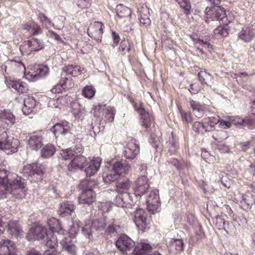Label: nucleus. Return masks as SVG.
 Returning a JSON list of instances; mask_svg holds the SVG:
<instances>
[{"label":"nucleus","mask_w":255,"mask_h":255,"mask_svg":"<svg viewBox=\"0 0 255 255\" xmlns=\"http://www.w3.org/2000/svg\"><path fill=\"white\" fill-rule=\"evenodd\" d=\"M24 183L16 174H10L4 169L0 170V198L6 197L8 194L21 198L24 195Z\"/></svg>","instance_id":"obj_1"},{"label":"nucleus","mask_w":255,"mask_h":255,"mask_svg":"<svg viewBox=\"0 0 255 255\" xmlns=\"http://www.w3.org/2000/svg\"><path fill=\"white\" fill-rule=\"evenodd\" d=\"M26 238L27 240L31 241H41L51 249L54 248L57 244L56 239L52 235V232L48 231L45 227L41 226L31 228Z\"/></svg>","instance_id":"obj_2"},{"label":"nucleus","mask_w":255,"mask_h":255,"mask_svg":"<svg viewBox=\"0 0 255 255\" xmlns=\"http://www.w3.org/2000/svg\"><path fill=\"white\" fill-rule=\"evenodd\" d=\"M45 169L43 164L32 163L24 166L22 172L30 182L37 183L42 180Z\"/></svg>","instance_id":"obj_3"},{"label":"nucleus","mask_w":255,"mask_h":255,"mask_svg":"<svg viewBox=\"0 0 255 255\" xmlns=\"http://www.w3.org/2000/svg\"><path fill=\"white\" fill-rule=\"evenodd\" d=\"M140 175L135 180L133 185L134 194L136 197H140L149 188L148 179L147 178L146 166L144 164L140 167Z\"/></svg>","instance_id":"obj_4"},{"label":"nucleus","mask_w":255,"mask_h":255,"mask_svg":"<svg viewBox=\"0 0 255 255\" xmlns=\"http://www.w3.org/2000/svg\"><path fill=\"white\" fill-rule=\"evenodd\" d=\"M94 184V181L87 180L81 182L80 186L83 190L78 198L80 204L90 205L96 201V194L92 189Z\"/></svg>","instance_id":"obj_5"},{"label":"nucleus","mask_w":255,"mask_h":255,"mask_svg":"<svg viewBox=\"0 0 255 255\" xmlns=\"http://www.w3.org/2000/svg\"><path fill=\"white\" fill-rule=\"evenodd\" d=\"M205 12L207 17L213 20H222L224 24H228L232 20V16H228L224 9L221 6H214L212 8L207 7Z\"/></svg>","instance_id":"obj_6"},{"label":"nucleus","mask_w":255,"mask_h":255,"mask_svg":"<svg viewBox=\"0 0 255 255\" xmlns=\"http://www.w3.org/2000/svg\"><path fill=\"white\" fill-rule=\"evenodd\" d=\"M43 43L37 38H32L25 41L20 46V50L22 54H30L32 51H37L43 48Z\"/></svg>","instance_id":"obj_7"},{"label":"nucleus","mask_w":255,"mask_h":255,"mask_svg":"<svg viewBox=\"0 0 255 255\" xmlns=\"http://www.w3.org/2000/svg\"><path fill=\"white\" fill-rule=\"evenodd\" d=\"M147 216L145 211L141 208H138L133 212V220L139 230L144 231L148 228Z\"/></svg>","instance_id":"obj_8"},{"label":"nucleus","mask_w":255,"mask_h":255,"mask_svg":"<svg viewBox=\"0 0 255 255\" xmlns=\"http://www.w3.org/2000/svg\"><path fill=\"white\" fill-rule=\"evenodd\" d=\"M146 202L148 210L152 214L158 212L160 205L158 190L157 189L151 190L146 200Z\"/></svg>","instance_id":"obj_9"},{"label":"nucleus","mask_w":255,"mask_h":255,"mask_svg":"<svg viewBox=\"0 0 255 255\" xmlns=\"http://www.w3.org/2000/svg\"><path fill=\"white\" fill-rule=\"evenodd\" d=\"M85 71V69L78 65H71L63 69L61 74L62 79H64L62 83L64 84L70 78V76H77Z\"/></svg>","instance_id":"obj_10"},{"label":"nucleus","mask_w":255,"mask_h":255,"mask_svg":"<svg viewBox=\"0 0 255 255\" xmlns=\"http://www.w3.org/2000/svg\"><path fill=\"white\" fill-rule=\"evenodd\" d=\"M99 222L98 221H94L93 222L90 220L86 221L84 225L82 228V234L89 240L91 239L93 229H95L97 230H101L104 229L105 227V224L102 222L100 225L97 226L96 224L99 223Z\"/></svg>","instance_id":"obj_11"},{"label":"nucleus","mask_w":255,"mask_h":255,"mask_svg":"<svg viewBox=\"0 0 255 255\" xmlns=\"http://www.w3.org/2000/svg\"><path fill=\"white\" fill-rule=\"evenodd\" d=\"M134 242L126 235H122L117 241L116 246L123 253L128 254L134 247Z\"/></svg>","instance_id":"obj_12"},{"label":"nucleus","mask_w":255,"mask_h":255,"mask_svg":"<svg viewBox=\"0 0 255 255\" xmlns=\"http://www.w3.org/2000/svg\"><path fill=\"white\" fill-rule=\"evenodd\" d=\"M17 251L15 244L8 239L0 241V255H16Z\"/></svg>","instance_id":"obj_13"},{"label":"nucleus","mask_w":255,"mask_h":255,"mask_svg":"<svg viewBox=\"0 0 255 255\" xmlns=\"http://www.w3.org/2000/svg\"><path fill=\"white\" fill-rule=\"evenodd\" d=\"M104 23L100 21H96L91 24L88 29V35L92 38L101 41L103 33Z\"/></svg>","instance_id":"obj_14"},{"label":"nucleus","mask_w":255,"mask_h":255,"mask_svg":"<svg viewBox=\"0 0 255 255\" xmlns=\"http://www.w3.org/2000/svg\"><path fill=\"white\" fill-rule=\"evenodd\" d=\"M114 202L116 206L122 208H129L136 202H134L132 196L128 193L120 194L116 196Z\"/></svg>","instance_id":"obj_15"},{"label":"nucleus","mask_w":255,"mask_h":255,"mask_svg":"<svg viewBox=\"0 0 255 255\" xmlns=\"http://www.w3.org/2000/svg\"><path fill=\"white\" fill-rule=\"evenodd\" d=\"M86 163L85 171L87 176H91L95 175L99 170L102 159L99 157H94Z\"/></svg>","instance_id":"obj_16"},{"label":"nucleus","mask_w":255,"mask_h":255,"mask_svg":"<svg viewBox=\"0 0 255 255\" xmlns=\"http://www.w3.org/2000/svg\"><path fill=\"white\" fill-rule=\"evenodd\" d=\"M19 142L17 139L8 137L6 141L0 145V149L4 150L7 154H12L17 151Z\"/></svg>","instance_id":"obj_17"},{"label":"nucleus","mask_w":255,"mask_h":255,"mask_svg":"<svg viewBox=\"0 0 255 255\" xmlns=\"http://www.w3.org/2000/svg\"><path fill=\"white\" fill-rule=\"evenodd\" d=\"M139 152V146L135 139H132L127 144L124 150V155L127 159H133Z\"/></svg>","instance_id":"obj_18"},{"label":"nucleus","mask_w":255,"mask_h":255,"mask_svg":"<svg viewBox=\"0 0 255 255\" xmlns=\"http://www.w3.org/2000/svg\"><path fill=\"white\" fill-rule=\"evenodd\" d=\"M71 125L66 121H62L60 123L55 124L51 128V131L54 134L55 136L60 135H65L70 132Z\"/></svg>","instance_id":"obj_19"},{"label":"nucleus","mask_w":255,"mask_h":255,"mask_svg":"<svg viewBox=\"0 0 255 255\" xmlns=\"http://www.w3.org/2000/svg\"><path fill=\"white\" fill-rule=\"evenodd\" d=\"M87 162V159L85 156L74 154L71 161L68 164V169L70 171L82 169L85 166Z\"/></svg>","instance_id":"obj_20"},{"label":"nucleus","mask_w":255,"mask_h":255,"mask_svg":"<svg viewBox=\"0 0 255 255\" xmlns=\"http://www.w3.org/2000/svg\"><path fill=\"white\" fill-rule=\"evenodd\" d=\"M152 250L151 246L145 243H140L135 247L132 255H160L158 252L149 254Z\"/></svg>","instance_id":"obj_21"},{"label":"nucleus","mask_w":255,"mask_h":255,"mask_svg":"<svg viewBox=\"0 0 255 255\" xmlns=\"http://www.w3.org/2000/svg\"><path fill=\"white\" fill-rule=\"evenodd\" d=\"M0 123L2 125L10 127L15 123V116L9 111H2L0 112Z\"/></svg>","instance_id":"obj_22"},{"label":"nucleus","mask_w":255,"mask_h":255,"mask_svg":"<svg viewBox=\"0 0 255 255\" xmlns=\"http://www.w3.org/2000/svg\"><path fill=\"white\" fill-rule=\"evenodd\" d=\"M75 206L72 201H67L60 204L58 213L63 217L69 216L74 212Z\"/></svg>","instance_id":"obj_23"},{"label":"nucleus","mask_w":255,"mask_h":255,"mask_svg":"<svg viewBox=\"0 0 255 255\" xmlns=\"http://www.w3.org/2000/svg\"><path fill=\"white\" fill-rule=\"evenodd\" d=\"M189 102L190 107L192 110L193 113L195 117L198 119L202 118L205 113V105L192 99H190Z\"/></svg>","instance_id":"obj_24"},{"label":"nucleus","mask_w":255,"mask_h":255,"mask_svg":"<svg viewBox=\"0 0 255 255\" xmlns=\"http://www.w3.org/2000/svg\"><path fill=\"white\" fill-rule=\"evenodd\" d=\"M42 137L41 135L34 134L30 136L28 140L29 148L32 150H37L42 145Z\"/></svg>","instance_id":"obj_25"},{"label":"nucleus","mask_w":255,"mask_h":255,"mask_svg":"<svg viewBox=\"0 0 255 255\" xmlns=\"http://www.w3.org/2000/svg\"><path fill=\"white\" fill-rule=\"evenodd\" d=\"M63 250L67 252L71 255H76V248L69 238H64L60 242Z\"/></svg>","instance_id":"obj_26"},{"label":"nucleus","mask_w":255,"mask_h":255,"mask_svg":"<svg viewBox=\"0 0 255 255\" xmlns=\"http://www.w3.org/2000/svg\"><path fill=\"white\" fill-rule=\"evenodd\" d=\"M47 224L50 229L49 231L52 232V234L54 232L64 234L65 232L62 229L59 221L55 218H49L47 221Z\"/></svg>","instance_id":"obj_27"},{"label":"nucleus","mask_w":255,"mask_h":255,"mask_svg":"<svg viewBox=\"0 0 255 255\" xmlns=\"http://www.w3.org/2000/svg\"><path fill=\"white\" fill-rule=\"evenodd\" d=\"M7 86L14 89L19 93H24L27 90L26 84L20 80H10L8 81Z\"/></svg>","instance_id":"obj_28"},{"label":"nucleus","mask_w":255,"mask_h":255,"mask_svg":"<svg viewBox=\"0 0 255 255\" xmlns=\"http://www.w3.org/2000/svg\"><path fill=\"white\" fill-rule=\"evenodd\" d=\"M216 224L219 229L223 228L228 233H234L236 232V228L231 222L225 223L224 220L222 218L217 219Z\"/></svg>","instance_id":"obj_29"},{"label":"nucleus","mask_w":255,"mask_h":255,"mask_svg":"<svg viewBox=\"0 0 255 255\" xmlns=\"http://www.w3.org/2000/svg\"><path fill=\"white\" fill-rule=\"evenodd\" d=\"M36 101L35 99L31 97H28L24 99L23 101V106L22 111L24 115H28L31 113L35 107Z\"/></svg>","instance_id":"obj_30"},{"label":"nucleus","mask_w":255,"mask_h":255,"mask_svg":"<svg viewBox=\"0 0 255 255\" xmlns=\"http://www.w3.org/2000/svg\"><path fill=\"white\" fill-rule=\"evenodd\" d=\"M139 114L141 116V126L147 129L149 128L153 121L152 117L142 109H140Z\"/></svg>","instance_id":"obj_31"},{"label":"nucleus","mask_w":255,"mask_h":255,"mask_svg":"<svg viewBox=\"0 0 255 255\" xmlns=\"http://www.w3.org/2000/svg\"><path fill=\"white\" fill-rule=\"evenodd\" d=\"M36 71L34 72H29L28 74L33 76L35 78H39L44 77L49 73V68L46 65H38L35 67Z\"/></svg>","instance_id":"obj_32"},{"label":"nucleus","mask_w":255,"mask_h":255,"mask_svg":"<svg viewBox=\"0 0 255 255\" xmlns=\"http://www.w3.org/2000/svg\"><path fill=\"white\" fill-rule=\"evenodd\" d=\"M7 230L12 236H18L22 232L19 224L15 221H10L7 224Z\"/></svg>","instance_id":"obj_33"},{"label":"nucleus","mask_w":255,"mask_h":255,"mask_svg":"<svg viewBox=\"0 0 255 255\" xmlns=\"http://www.w3.org/2000/svg\"><path fill=\"white\" fill-rule=\"evenodd\" d=\"M183 245L182 239L172 240L169 245V251L173 254H177L183 250Z\"/></svg>","instance_id":"obj_34"},{"label":"nucleus","mask_w":255,"mask_h":255,"mask_svg":"<svg viewBox=\"0 0 255 255\" xmlns=\"http://www.w3.org/2000/svg\"><path fill=\"white\" fill-rule=\"evenodd\" d=\"M117 18H128L131 14V11L128 7L119 4L116 8Z\"/></svg>","instance_id":"obj_35"},{"label":"nucleus","mask_w":255,"mask_h":255,"mask_svg":"<svg viewBox=\"0 0 255 255\" xmlns=\"http://www.w3.org/2000/svg\"><path fill=\"white\" fill-rule=\"evenodd\" d=\"M255 33V31L253 28H246L243 29L240 32L239 37L241 40L245 42H249L254 36Z\"/></svg>","instance_id":"obj_36"},{"label":"nucleus","mask_w":255,"mask_h":255,"mask_svg":"<svg viewBox=\"0 0 255 255\" xmlns=\"http://www.w3.org/2000/svg\"><path fill=\"white\" fill-rule=\"evenodd\" d=\"M203 122H195L193 124V130L197 133H204L205 132L210 131L212 128L211 127H207Z\"/></svg>","instance_id":"obj_37"},{"label":"nucleus","mask_w":255,"mask_h":255,"mask_svg":"<svg viewBox=\"0 0 255 255\" xmlns=\"http://www.w3.org/2000/svg\"><path fill=\"white\" fill-rule=\"evenodd\" d=\"M228 24H224L223 25H220L215 28L213 33L215 37L218 38L220 37L227 36L229 33L228 29Z\"/></svg>","instance_id":"obj_38"},{"label":"nucleus","mask_w":255,"mask_h":255,"mask_svg":"<svg viewBox=\"0 0 255 255\" xmlns=\"http://www.w3.org/2000/svg\"><path fill=\"white\" fill-rule=\"evenodd\" d=\"M228 119H230L233 125L237 127L246 126L252 123V120L249 118L242 119L238 117H229Z\"/></svg>","instance_id":"obj_39"},{"label":"nucleus","mask_w":255,"mask_h":255,"mask_svg":"<svg viewBox=\"0 0 255 255\" xmlns=\"http://www.w3.org/2000/svg\"><path fill=\"white\" fill-rule=\"evenodd\" d=\"M131 186L130 182L127 180L125 181L118 182L117 184V190L119 194L128 193Z\"/></svg>","instance_id":"obj_40"},{"label":"nucleus","mask_w":255,"mask_h":255,"mask_svg":"<svg viewBox=\"0 0 255 255\" xmlns=\"http://www.w3.org/2000/svg\"><path fill=\"white\" fill-rule=\"evenodd\" d=\"M55 152V148L51 144L45 145L41 150V156L44 158H48L52 156Z\"/></svg>","instance_id":"obj_41"},{"label":"nucleus","mask_w":255,"mask_h":255,"mask_svg":"<svg viewBox=\"0 0 255 255\" xmlns=\"http://www.w3.org/2000/svg\"><path fill=\"white\" fill-rule=\"evenodd\" d=\"M104 110L105 118L107 121L109 122H113L116 113L115 108L113 107L106 105Z\"/></svg>","instance_id":"obj_42"},{"label":"nucleus","mask_w":255,"mask_h":255,"mask_svg":"<svg viewBox=\"0 0 255 255\" xmlns=\"http://www.w3.org/2000/svg\"><path fill=\"white\" fill-rule=\"evenodd\" d=\"M38 20L42 23L43 26L46 27L48 26L53 27V23L43 13L39 12L37 15Z\"/></svg>","instance_id":"obj_43"},{"label":"nucleus","mask_w":255,"mask_h":255,"mask_svg":"<svg viewBox=\"0 0 255 255\" xmlns=\"http://www.w3.org/2000/svg\"><path fill=\"white\" fill-rule=\"evenodd\" d=\"M65 98L61 97H58L56 99L50 100L48 102V106L51 108H60L61 105H63L65 103Z\"/></svg>","instance_id":"obj_44"},{"label":"nucleus","mask_w":255,"mask_h":255,"mask_svg":"<svg viewBox=\"0 0 255 255\" xmlns=\"http://www.w3.org/2000/svg\"><path fill=\"white\" fill-rule=\"evenodd\" d=\"M105 107L106 105L103 104H99L97 106H94V109L91 111V112L93 114L95 117L99 118L101 116L104 115Z\"/></svg>","instance_id":"obj_45"},{"label":"nucleus","mask_w":255,"mask_h":255,"mask_svg":"<svg viewBox=\"0 0 255 255\" xmlns=\"http://www.w3.org/2000/svg\"><path fill=\"white\" fill-rule=\"evenodd\" d=\"M119 178L118 174L114 172H112V170L110 171L109 174H106L104 173L103 180L105 183H110L117 180Z\"/></svg>","instance_id":"obj_46"},{"label":"nucleus","mask_w":255,"mask_h":255,"mask_svg":"<svg viewBox=\"0 0 255 255\" xmlns=\"http://www.w3.org/2000/svg\"><path fill=\"white\" fill-rule=\"evenodd\" d=\"M95 93L96 90L92 86H87L83 90V95L89 99L93 98Z\"/></svg>","instance_id":"obj_47"},{"label":"nucleus","mask_w":255,"mask_h":255,"mask_svg":"<svg viewBox=\"0 0 255 255\" xmlns=\"http://www.w3.org/2000/svg\"><path fill=\"white\" fill-rule=\"evenodd\" d=\"M176 1L184 9L185 14H188L190 13L191 7L188 0H176Z\"/></svg>","instance_id":"obj_48"},{"label":"nucleus","mask_w":255,"mask_h":255,"mask_svg":"<svg viewBox=\"0 0 255 255\" xmlns=\"http://www.w3.org/2000/svg\"><path fill=\"white\" fill-rule=\"evenodd\" d=\"M64 79H62V76H61V80L60 82V84H57L52 89H51L50 91L52 93H61L64 90L66 82L64 84L62 83V81Z\"/></svg>","instance_id":"obj_49"},{"label":"nucleus","mask_w":255,"mask_h":255,"mask_svg":"<svg viewBox=\"0 0 255 255\" xmlns=\"http://www.w3.org/2000/svg\"><path fill=\"white\" fill-rule=\"evenodd\" d=\"M106 232L109 233H121L123 232V229L119 225L113 223L109 226Z\"/></svg>","instance_id":"obj_50"},{"label":"nucleus","mask_w":255,"mask_h":255,"mask_svg":"<svg viewBox=\"0 0 255 255\" xmlns=\"http://www.w3.org/2000/svg\"><path fill=\"white\" fill-rule=\"evenodd\" d=\"M73 114L76 118L79 120H82L86 114V111L84 108L79 106L77 109H74Z\"/></svg>","instance_id":"obj_51"},{"label":"nucleus","mask_w":255,"mask_h":255,"mask_svg":"<svg viewBox=\"0 0 255 255\" xmlns=\"http://www.w3.org/2000/svg\"><path fill=\"white\" fill-rule=\"evenodd\" d=\"M198 78L202 84H206L207 80L211 79V75L206 71L201 70L198 73Z\"/></svg>","instance_id":"obj_52"},{"label":"nucleus","mask_w":255,"mask_h":255,"mask_svg":"<svg viewBox=\"0 0 255 255\" xmlns=\"http://www.w3.org/2000/svg\"><path fill=\"white\" fill-rule=\"evenodd\" d=\"M130 169V166L126 161L123 163L122 167L120 168V172L118 173L119 177L120 176H125L127 174Z\"/></svg>","instance_id":"obj_53"},{"label":"nucleus","mask_w":255,"mask_h":255,"mask_svg":"<svg viewBox=\"0 0 255 255\" xmlns=\"http://www.w3.org/2000/svg\"><path fill=\"white\" fill-rule=\"evenodd\" d=\"M60 154L62 158L65 160L72 159L74 156L73 151L70 149L61 150Z\"/></svg>","instance_id":"obj_54"},{"label":"nucleus","mask_w":255,"mask_h":255,"mask_svg":"<svg viewBox=\"0 0 255 255\" xmlns=\"http://www.w3.org/2000/svg\"><path fill=\"white\" fill-rule=\"evenodd\" d=\"M207 120L210 122V126H206L207 127H211V131L215 129V125L219 123L220 119L219 117H212L206 118Z\"/></svg>","instance_id":"obj_55"},{"label":"nucleus","mask_w":255,"mask_h":255,"mask_svg":"<svg viewBox=\"0 0 255 255\" xmlns=\"http://www.w3.org/2000/svg\"><path fill=\"white\" fill-rule=\"evenodd\" d=\"M181 118L183 123H188L192 121L191 115L189 112L180 111Z\"/></svg>","instance_id":"obj_56"},{"label":"nucleus","mask_w":255,"mask_h":255,"mask_svg":"<svg viewBox=\"0 0 255 255\" xmlns=\"http://www.w3.org/2000/svg\"><path fill=\"white\" fill-rule=\"evenodd\" d=\"M76 2L78 6L81 8H87L91 6L90 0H76Z\"/></svg>","instance_id":"obj_57"},{"label":"nucleus","mask_w":255,"mask_h":255,"mask_svg":"<svg viewBox=\"0 0 255 255\" xmlns=\"http://www.w3.org/2000/svg\"><path fill=\"white\" fill-rule=\"evenodd\" d=\"M79 225L77 222L73 223L69 231V234L71 237H74L76 235L79 230Z\"/></svg>","instance_id":"obj_58"},{"label":"nucleus","mask_w":255,"mask_h":255,"mask_svg":"<svg viewBox=\"0 0 255 255\" xmlns=\"http://www.w3.org/2000/svg\"><path fill=\"white\" fill-rule=\"evenodd\" d=\"M42 32V30L39 26H38L35 23H34L32 29H31L30 33L32 35H35L38 34H41Z\"/></svg>","instance_id":"obj_59"},{"label":"nucleus","mask_w":255,"mask_h":255,"mask_svg":"<svg viewBox=\"0 0 255 255\" xmlns=\"http://www.w3.org/2000/svg\"><path fill=\"white\" fill-rule=\"evenodd\" d=\"M7 138V134L4 129L0 127V145L5 142Z\"/></svg>","instance_id":"obj_60"},{"label":"nucleus","mask_w":255,"mask_h":255,"mask_svg":"<svg viewBox=\"0 0 255 255\" xmlns=\"http://www.w3.org/2000/svg\"><path fill=\"white\" fill-rule=\"evenodd\" d=\"M129 43L127 40H123L120 44V46L119 47V50L122 52H124L126 50L129 51L130 48L129 47Z\"/></svg>","instance_id":"obj_61"},{"label":"nucleus","mask_w":255,"mask_h":255,"mask_svg":"<svg viewBox=\"0 0 255 255\" xmlns=\"http://www.w3.org/2000/svg\"><path fill=\"white\" fill-rule=\"evenodd\" d=\"M168 146L169 151L172 154H173L176 152L178 146L177 142H176V140L173 141L172 143L170 142L169 143Z\"/></svg>","instance_id":"obj_62"},{"label":"nucleus","mask_w":255,"mask_h":255,"mask_svg":"<svg viewBox=\"0 0 255 255\" xmlns=\"http://www.w3.org/2000/svg\"><path fill=\"white\" fill-rule=\"evenodd\" d=\"M123 163L118 161L115 162L112 166V172H114L115 173L118 174L120 172V168L122 167Z\"/></svg>","instance_id":"obj_63"},{"label":"nucleus","mask_w":255,"mask_h":255,"mask_svg":"<svg viewBox=\"0 0 255 255\" xmlns=\"http://www.w3.org/2000/svg\"><path fill=\"white\" fill-rule=\"evenodd\" d=\"M10 66L14 68H17L19 70L24 69L25 67L24 65L20 62H17L15 61H11L10 63Z\"/></svg>","instance_id":"obj_64"}]
</instances>
